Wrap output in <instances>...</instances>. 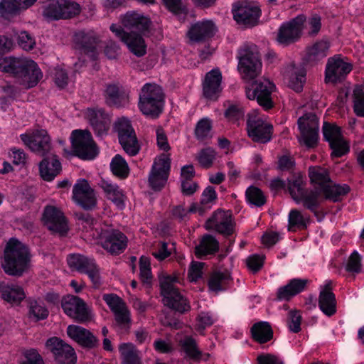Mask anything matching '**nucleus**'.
Wrapping results in <instances>:
<instances>
[{
  "label": "nucleus",
  "mask_w": 364,
  "mask_h": 364,
  "mask_svg": "<svg viewBox=\"0 0 364 364\" xmlns=\"http://www.w3.org/2000/svg\"><path fill=\"white\" fill-rule=\"evenodd\" d=\"M2 70L12 74L26 88L35 87L43 77L37 63L28 58H6L0 63Z\"/></svg>",
  "instance_id": "obj_1"
},
{
  "label": "nucleus",
  "mask_w": 364,
  "mask_h": 364,
  "mask_svg": "<svg viewBox=\"0 0 364 364\" xmlns=\"http://www.w3.org/2000/svg\"><path fill=\"white\" fill-rule=\"evenodd\" d=\"M309 177L314 186V189L323 193L326 200L334 203L341 201L343 197L350 191L347 184L334 183L329 176L328 171L320 166L309 167Z\"/></svg>",
  "instance_id": "obj_2"
},
{
  "label": "nucleus",
  "mask_w": 364,
  "mask_h": 364,
  "mask_svg": "<svg viewBox=\"0 0 364 364\" xmlns=\"http://www.w3.org/2000/svg\"><path fill=\"white\" fill-rule=\"evenodd\" d=\"M31 255L26 245L16 238H11L4 250V272L12 276H21L28 267Z\"/></svg>",
  "instance_id": "obj_3"
},
{
  "label": "nucleus",
  "mask_w": 364,
  "mask_h": 364,
  "mask_svg": "<svg viewBox=\"0 0 364 364\" xmlns=\"http://www.w3.org/2000/svg\"><path fill=\"white\" fill-rule=\"evenodd\" d=\"M138 106L143 114L153 119L158 118L164 106L162 88L154 83L145 84L141 89Z\"/></svg>",
  "instance_id": "obj_4"
},
{
  "label": "nucleus",
  "mask_w": 364,
  "mask_h": 364,
  "mask_svg": "<svg viewBox=\"0 0 364 364\" xmlns=\"http://www.w3.org/2000/svg\"><path fill=\"white\" fill-rule=\"evenodd\" d=\"M177 278L168 276L161 280V294L165 306L180 314H185L191 310L188 300L175 287Z\"/></svg>",
  "instance_id": "obj_5"
},
{
  "label": "nucleus",
  "mask_w": 364,
  "mask_h": 364,
  "mask_svg": "<svg viewBox=\"0 0 364 364\" xmlns=\"http://www.w3.org/2000/svg\"><path fill=\"white\" fill-rule=\"evenodd\" d=\"M75 156L84 160H92L97 155V149L91 133L87 130L75 129L70 136Z\"/></svg>",
  "instance_id": "obj_6"
},
{
  "label": "nucleus",
  "mask_w": 364,
  "mask_h": 364,
  "mask_svg": "<svg viewBox=\"0 0 364 364\" xmlns=\"http://www.w3.org/2000/svg\"><path fill=\"white\" fill-rule=\"evenodd\" d=\"M81 6L72 0H50L45 7L43 15L49 20L68 19L77 16Z\"/></svg>",
  "instance_id": "obj_7"
},
{
  "label": "nucleus",
  "mask_w": 364,
  "mask_h": 364,
  "mask_svg": "<svg viewBox=\"0 0 364 364\" xmlns=\"http://www.w3.org/2000/svg\"><path fill=\"white\" fill-rule=\"evenodd\" d=\"M114 128L124 151L129 156L136 155L140 145L130 121L125 117L119 118L115 122Z\"/></svg>",
  "instance_id": "obj_8"
},
{
  "label": "nucleus",
  "mask_w": 364,
  "mask_h": 364,
  "mask_svg": "<svg viewBox=\"0 0 364 364\" xmlns=\"http://www.w3.org/2000/svg\"><path fill=\"white\" fill-rule=\"evenodd\" d=\"M238 70L245 78L254 79L261 72L262 63L255 47L244 46L239 50Z\"/></svg>",
  "instance_id": "obj_9"
},
{
  "label": "nucleus",
  "mask_w": 364,
  "mask_h": 364,
  "mask_svg": "<svg viewBox=\"0 0 364 364\" xmlns=\"http://www.w3.org/2000/svg\"><path fill=\"white\" fill-rule=\"evenodd\" d=\"M274 85L267 79H262L252 82L245 89L246 96L249 100H256L257 103L265 110L272 109L274 103L272 93Z\"/></svg>",
  "instance_id": "obj_10"
},
{
  "label": "nucleus",
  "mask_w": 364,
  "mask_h": 364,
  "mask_svg": "<svg viewBox=\"0 0 364 364\" xmlns=\"http://www.w3.org/2000/svg\"><path fill=\"white\" fill-rule=\"evenodd\" d=\"M75 50L95 60L99 55L98 48L100 46V36L93 31L80 30L75 32L73 37Z\"/></svg>",
  "instance_id": "obj_11"
},
{
  "label": "nucleus",
  "mask_w": 364,
  "mask_h": 364,
  "mask_svg": "<svg viewBox=\"0 0 364 364\" xmlns=\"http://www.w3.org/2000/svg\"><path fill=\"white\" fill-rule=\"evenodd\" d=\"M305 21L306 16L300 14L283 23L277 31V43L283 46H288L297 42L301 37Z\"/></svg>",
  "instance_id": "obj_12"
},
{
  "label": "nucleus",
  "mask_w": 364,
  "mask_h": 364,
  "mask_svg": "<svg viewBox=\"0 0 364 364\" xmlns=\"http://www.w3.org/2000/svg\"><path fill=\"white\" fill-rule=\"evenodd\" d=\"M61 306L64 313L78 323H85L91 319V311L83 299L74 295L63 297Z\"/></svg>",
  "instance_id": "obj_13"
},
{
  "label": "nucleus",
  "mask_w": 364,
  "mask_h": 364,
  "mask_svg": "<svg viewBox=\"0 0 364 364\" xmlns=\"http://www.w3.org/2000/svg\"><path fill=\"white\" fill-rule=\"evenodd\" d=\"M247 131L248 136L255 142L265 144L272 139L273 126L264 121L255 112L247 114Z\"/></svg>",
  "instance_id": "obj_14"
},
{
  "label": "nucleus",
  "mask_w": 364,
  "mask_h": 364,
  "mask_svg": "<svg viewBox=\"0 0 364 364\" xmlns=\"http://www.w3.org/2000/svg\"><path fill=\"white\" fill-rule=\"evenodd\" d=\"M21 139L33 152L41 156L51 154V139L47 131L36 129L29 134L20 135Z\"/></svg>",
  "instance_id": "obj_15"
},
{
  "label": "nucleus",
  "mask_w": 364,
  "mask_h": 364,
  "mask_svg": "<svg viewBox=\"0 0 364 364\" xmlns=\"http://www.w3.org/2000/svg\"><path fill=\"white\" fill-rule=\"evenodd\" d=\"M171 168V159L165 154L156 158L152 165L149 176V186L154 191H160L166 184Z\"/></svg>",
  "instance_id": "obj_16"
},
{
  "label": "nucleus",
  "mask_w": 364,
  "mask_h": 364,
  "mask_svg": "<svg viewBox=\"0 0 364 364\" xmlns=\"http://www.w3.org/2000/svg\"><path fill=\"white\" fill-rule=\"evenodd\" d=\"M301 138L300 142L309 148L314 147L318 139V119L314 113H307L297 122Z\"/></svg>",
  "instance_id": "obj_17"
},
{
  "label": "nucleus",
  "mask_w": 364,
  "mask_h": 364,
  "mask_svg": "<svg viewBox=\"0 0 364 364\" xmlns=\"http://www.w3.org/2000/svg\"><path fill=\"white\" fill-rule=\"evenodd\" d=\"M205 228L208 230H215L225 237L230 236L235 231L232 213L218 209L206 220Z\"/></svg>",
  "instance_id": "obj_18"
},
{
  "label": "nucleus",
  "mask_w": 364,
  "mask_h": 364,
  "mask_svg": "<svg viewBox=\"0 0 364 364\" xmlns=\"http://www.w3.org/2000/svg\"><path fill=\"white\" fill-rule=\"evenodd\" d=\"M67 262L71 269L87 274L95 287L100 285L99 269L94 259L80 254H73L68 256Z\"/></svg>",
  "instance_id": "obj_19"
},
{
  "label": "nucleus",
  "mask_w": 364,
  "mask_h": 364,
  "mask_svg": "<svg viewBox=\"0 0 364 364\" xmlns=\"http://www.w3.org/2000/svg\"><path fill=\"white\" fill-rule=\"evenodd\" d=\"M46 346L53 354L58 364H75L77 356L74 349L63 340L50 338L46 341Z\"/></svg>",
  "instance_id": "obj_20"
},
{
  "label": "nucleus",
  "mask_w": 364,
  "mask_h": 364,
  "mask_svg": "<svg viewBox=\"0 0 364 364\" xmlns=\"http://www.w3.org/2000/svg\"><path fill=\"white\" fill-rule=\"evenodd\" d=\"M73 199L85 210H91L97 205L94 190L85 179H79L73 186Z\"/></svg>",
  "instance_id": "obj_21"
},
{
  "label": "nucleus",
  "mask_w": 364,
  "mask_h": 364,
  "mask_svg": "<svg viewBox=\"0 0 364 364\" xmlns=\"http://www.w3.org/2000/svg\"><path fill=\"white\" fill-rule=\"evenodd\" d=\"M110 30L124 43L130 52L137 57H142L146 53V45L140 34L129 33L120 26L112 24Z\"/></svg>",
  "instance_id": "obj_22"
},
{
  "label": "nucleus",
  "mask_w": 364,
  "mask_h": 364,
  "mask_svg": "<svg viewBox=\"0 0 364 364\" xmlns=\"http://www.w3.org/2000/svg\"><path fill=\"white\" fill-rule=\"evenodd\" d=\"M259 15V8L252 3L239 2L233 9L234 19L238 24L246 27L255 26Z\"/></svg>",
  "instance_id": "obj_23"
},
{
  "label": "nucleus",
  "mask_w": 364,
  "mask_h": 364,
  "mask_svg": "<svg viewBox=\"0 0 364 364\" xmlns=\"http://www.w3.org/2000/svg\"><path fill=\"white\" fill-rule=\"evenodd\" d=\"M44 223L53 232L63 235L68 231L67 220L63 213L56 207L48 205L43 215Z\"/></svg>",
  "instance_id": "obj_24"
},
{
  "label": "nucleus",
  "mask_w": 364,
  "mask_h": 364,
  "mask_svg": "<svg viewBox=\"0 0 364 364\" xmlns=\"http://www.w3.org/2000/svg\"><path fill=\"white\" fill-rule=\"evenodd\" d=\"M127 236L117 230L105 232L102 237V247L112 255L122 253L127 246Z\"/></svg>",
  "instance_id": "obj_25"
},
{
  "label": "nucleus",
  "mask_w": 364,
  "mask_h": 364,
  "mask_svg": "<svg viewBox=\"0 0 364 364\" xmlns=\"http://www.w3.org/2000/svg\"><path fill=\"white\" fill-rule=\"evenodd\" d=\"M86 117L97 136L102 138L107 134L111 119L103 109H87Z\"/></svg>",
  "instance_id": "obj_26"
},
{
  "label": "nucleus",
  "mask_w": 364,
  "mask_h": 364,
  "mask_svg": "<svg viewBox=\"0 0 364 364\" xmlns=\"http://www.w3.org/2000/svg\"><path fill=\"white\" fill-rule=\"evenodd\" d=\"M222 73L218 68L208 72L203 81V95L205 98L215 101L222 92Z\"/></svg>",
  "instance_id": "obj_27"
},
{
  "label": "nucleus",
  "mask_w": 364,
  "mask_h": 364,
  "mask_svg": "<svg viewBox=\"0 0 364 364\" xmlns=\"http://www.w3.org/2000/svg\"><path fill=\"white\" fill-rule=\"evenodd\" d=\"M352 70V65L341 58H330L326 68V82H337L342 80Z\"/></svg>",
  "instance_id": "obj_28"
},
{
  "label": "nucleus",
  "mask_w": 364,
  "mask_h": 364,
  "mask_svg": "<svg viewBox=\"0 0 364 364\" xmlns=\"http://www.w3.org/2000/svg\"><path fill=\"white\" fill-rule=\"evenodd\" d=\"M67 333L70 338L85 348L92 349L99 346L97 338L91 331L82 326L70 325L67 328Z\"/></svg>",
  "instance_id": "obj_29"
},
{
  "label": "nucleus",
  "mask_w": 364,
  "mask_h": 364,
  "mask_svg": "<svg viewBox=\"0 0 364 364\" xmlns=\"http://www.w3.org/2000/svg\"><path fill=\"white\" fill-rule=\"evenodd\" d=\"M104 97L107 105L111 107H124L128 105L129 101V92L119 84H107L104 91Z\"/></svg>",
  "instance_id": "obj_30"
},
{
  "label": "nucleus",
  "mask_w": 364,
  "mask_h": 364,
  "mask_svg": "<svg viewBox=\"0 0 364 364\" xmlns=\"http://www.w3.org/2000/svg\"><path fill=\"white\" fill-rule=\"evenodd\" d=\"M124 28L130 30V33H145L149 31L151 21L146 16L136 12H127L122 18Z\"/></svg>",
  "instance_id": "obj_31"
},
{
  "label": "nucleus",
  "mask_w": 364,
  "mask_h": 364,
  "mask_svg": "<svg viewBox=\"0 0 364 364\" xmlns=\"http://www.w3.org/2000/svg\"><path fill=\"white\" fill-rule=\"evenodd\" d=\"M216 30L215 23L210 20L198 21L191 25L188 36L193 42H203L213 37Z\"/></svg>",
  "instance_id": "obj_32"
},
{
  "label": "nucleus",
  "mask_w": 364,
  "mask_h": 364,
  "mask_svg": "<svg viewBox=\"0 0 364 364\" xmlns=\"http://www.w3.org/2000/svg\"><path fill=\"white\" fill-rule=\"evenodd\" d=\"M43 157L39 164L40 176L44 181H51L62 171L61 163L58 156L52 153Z\"/></svg>",
  "instance_id": "obj_33"
},
{
  "label": "nucleus",
  "mask_w": 364,
  "mask_h": 364,
  "mask_svg": "<svg viewBox=\"0 0 364 364\" xmlns=\"http://www.w3.org/2000/svg\"><path fill=\"white\" fill-rule=\"evenodd\" d=\"M332 282L328 281L321 287L318 296V307L326 316H331L336 312V299L331 288Z\"/></svg>",
  "instance_id": "obj_34"
},
{
  "label": "nucleus",
  "mask_w": 364,
  "mask_h": 364,
  "mask_svg": "<svg viewBox=\"0 0 364 364\" xmlns=\"http://www.w3.org/2000/svg\"><path fill=\"white\" fill-rule=\"evenodd\" d=\"M309 282L306 279H292L287 284L278 289L277 298L280 301H289L292 297L303 291Z\"/></svg>",
  "instance_id": "obj_35"
},
{
  "label": "nucleus",
  "mask_w": 364,
  "mask_h": 364,
  "mask_svg": "<svg viewBox=\"0 0 364 364\" xmlns=\"http://www.w3.org/2000/svg\"><path fill=\"white\" fill-rule=\"evenodd\" d=\"M1 298L11 305H18L26 297L23 288L14 284L0 283Z\"/></svg>",
  "instance_id": "obj_36"
},
{
  "label": "nucleus",
  "mask_w": 364,
  "mask_h": 364,
  "mask_svg": "<svg viewBox=\"0 0 364 364\" xmlns=\"http://www.w3.org/2000/svg\"><path fill=\"white\" fill-rule=\"evenodd\" d=\"M252 338L256 342L263 344L273 338V330L267 321H259L252 325L250 328Z\"/></svg>",
  "instance_id": "obj_37"
},
{
  "label": "nucleus",
  "mask_w": 364,
  "mask_h": 364,
  "mask_svg": "<svg viewBox=\"0 0 364 364\" xmlns=\"http://www.w3.org/2000/svg\"><path fill=\"white\" fill-rule=\"evenodd\" d=\"M232 282V277L228 270L213 272L208 279V287L211 291L218 292L228 289Z\"/></svg>",
  "instance_id": "obj_38"
},
{
  "label": "nucleus",
  "mask_w": 364,
  "mask_h": 364,
  "mask_svg": "<svg viewBox=\"0 0 364 364\" xmlns=\"http://www.w3.org/2000/svg\"><path fill=\"white\" fill-rule=\"evenodd\" d=\"M329 43L326 41H319L309 47L306 50L305 60L313 65L324 58L328 53Z\"/></svg>",
  "instance_id": "obj_39"
},
{
  "label": "nucleus",
  "mask_w": 364,
  "mask_h": 364,
  "mask_svg": "<svg viewBox=\"0 0 364 364\" xmlns=\"http://www.w3.org/2000/svg\"><path fill=\"white\" fill-rule=\"evenodd\" d=\"M217 198V193L213 186H208L201 195L200 204L193 203L189 208L190 212H198L203 215L211 208L210 203L214 202Z\"/></svg>",
  "instance_id": "obj_40"
},
{
  "label": "nucleus",
  "mask_w": 364,
  "mask_h": 364,
  "mask_svg": "<svg viewBox=\"0 0 364 364\" xmlns=\"http://www.w3.org/2000/svg\"><path fill=\"white\" fill-rule=\"evenodd\" d=\"M219 250V242L211 235H205L199 245L195 248V253L198 257H202L207 255H213L217 252Z\"/></svg>",
  "instance_id": "obj_41"
},
{
  "label": "nucleus",
  "mask_w": 364,
  "mask_h": 364,
  "mask_svg": "<svg viewBox=\"0 0 364 364\" xmlns=\"http://www.w3.org/2000/svg\"><path fill=\"white\" fill-rule=\"evenodd\" d=\"M288 190L296 203H301V197L305 191L304 176L301 173L294 174L288 179Z\"/></svg>",
  "instance_id": "obj_42"
},
{
  "label": "nucleus",
  "mask_w": 364,
  "mask_h": 364,
  "mask_svg": "<svg viewBox=\"0 0 364 364\" xmlns=\"http://www.w3.org/2000/svg\"><path fill=\"white\" fill-rule=\"evenodd\" d=\"M101 187L106 193L107 198L112 200L117 206L122 208L124 205V196L122 191L116 184H112L107 181H102Z\"/></svg>",
  "instance_id": "obj_43"
},
{
  "label": "nucleus",
  "mask_w": 364,
  "mask_h": 364,
  "mask_svg": "<svg viewBox=\"0 0 364 364\" xmlns=\"http://www.w3.org/2000/svg\"><path fill=\"white\" fill-rule=\"evenodd\" d=\"M123 364H141L139 352L131 343H122L119 347Z\"/></svg>",
  "instance_id": "obj_44"
},
{
  "label": "nucleus",
  "mask_w": 364,
  "mask_h": 364,
  "mask_svg": "<svg viewBox=\"0 0 364 364\" xmlns=\"http://www.w3.org/2000/svg\"><path fill=\"white\" fill-rule=\"evenodd\" d=\"M323 196V193L313 189L309 192L306 191L303 193V196L301 197V202L303 203V205L317 215V208L319 206L318 197Z\"/></svg>",
  "instance_id": "obj_45"
},
{
  "label": "nucleus",
  "mask_w": 364,
  "mask_h": 364,
  "mask_svg": "<svg viewBox=\"0 0 364 364\" xmlns=\"http://www.w3.org/2000/svg\"><path fill=\"white\" fill-rule=\"evenodd\" d=\"M110 168L112 173L121 179L127 178L129 173V168L127 161L119 154H117L112 159Z\"/></svg>",
  "instance_id": "obj_46"
},
{
  "label": "nucleus",
  "mask_w": 364,
  "mask_h": 364,
  "mask_svg": "<svg viewBox=\"0 0 364 364\" xmlns=\"http://www.w3.org/2000/svg\"><path fill=\"white\" fill-rule=\"evenodd\" d=\"M212 121L207 117L200 119L195 127L194 134L197 140L204 141L210 138Z\"/></svg>",
  "instance_id": "obj_47"
},
{
  "label": "nucleus",
  "mask_w": 364,
  "mask_h": 364,
  "mask_svg": "<svg viewBox=\"0 0 364 364\" xmlns=\"http://www.w3.org/2000/svg\"><path fill=\"white\" fill-rule=\"evenodd\" d=\"M21 11L16 0H1L0 1V16L9 20Z\"/></svg>",
  "instance_id": "obj_48"
},
{
  "label": "nucleus",
  "mask_w": 364,
  "mask_h": 364,
  "mask_svg": "<svg viewBox=\"0 0 364 364\" xmlns=\"http://www.w3.org/2000/svg\"><path fill=\"white\" fill-rule=\"evenodd\" d=\"M353 111L358 117H364V85H357L353 89Z\"/></svg>",
  "instance_id": "obj_49"
},
{
  "label": "nucleus",
  "mask_w": 364,
  "mask_h": 364,
  "mask_svg": "<svg viewBox=\"0 0 364 364\" xmlns=\"http://www.w3.org/2000/svg\"><path fill=\"white\" fill-rule=\"evenodd\" d=\"M245 196L247 202L257 207H261L266 203V197L257 187L251 186L246 190Z\"/></svg>",
  "instance_id": "obj_50"
},
{
  "label": "nucleus",
  "mask_w": 364,
  "mask_h": 364,
  "mask_svg": "<svg viewBox=\"0 0 364 364\" xmlns=\"http://www.w3.org/2000/svg\"><path fill=\"white\" fill-rule=\"evenodd\" d=\"M49 314L48 310L41 304L36 300L28 301V316L33 318L36 321L46 319Z\"/></svg>",
  "instance_id": "obj_51"
},
{
  "label": "nucleus",
  "mask_w": 364,
  "mask_h": 364,
  "mask_svg": "<svg viewBox=\"0 0 364 364\" xmlns=\"http://www.w3.org/2000/svg\"><path fill=\"white\" fill-rule=\"evenodd\" d=\"M114 316V325L122 330H128L131 325L130 312L125 306L113 313Z\"/></svg>",
  "instance_id": "obj_52"
},
{
  "label": "nucleus",
  "mask_w": 364,
  "mask_h": 364,
  "mask_svg": "<svg viewBox=\"0 0 364 364\" xmlns=\"http://www.w3.org/2000/svg\"><path fill=\"white\" fill-rule=\"evenodd\" d=\"M181 346L186 355L194 360H199L201 356V352L197 348V343L192 337H186L181 341Z\"/></svg>",
  "instance_id": "obj_53"
},
{
  "label": "nucleus",
  "mask_w": 364,
  "mask_h": 364,
  "mask_svg": "<svg viewBox=\"0 0 364 364\" xmlns=\"http://www.w3.org/2000/svg\"><path fill=\"white\" fill-rule=\"evenodd\" d=\"M323 134L325 140L329 144L343 138L341 128L327 122L323 124Z\"/></svg>",
  "instance_id": "obj_54"
},
{
  "label": "nucleus",
  "mask_w": 364,
  "mask_h": 364,
  "mask_svg": "<svg viewBox=\"0 0 364 364\" xmlns=\"http://www.w3.org/2000/svg\"><path fill=\"white\" fill-rule=\"evenodd\" d=\"M288 222V230L289 231H294L295 228L304 229L307 226L304 216L296 209L290 211Z\"/></svg>",
  "instance_id": "obj_55"
},
{
  "label": "nucleus",
  "mask_w": 364,
  "mask_h": 364,
  "mask_svg": "<svg viewBox=\"0 0 364 364\" xmlns=\"http://www.w3.org/2000/svg\"><path fill=\"white\" fill-rule=\"evenodd\" d=\"M321 18L317 14H313L304 22V28L305 27L308 31L310 36H316L318 33L321 28Z\"/></svg>",
  "instance_id": "obj_56"
},
{
  "label": "nucleus",
  "mask_w": 364,
  "mask_h": 364,
  "mask_svg": "<svg viewBox=\"0 0 364 364\" xmlns=\"http://www.w3.org/2000/svg\"><path fill=\"white\" fill-rule=\"evenodd\" d=\"M197 159L201 166L210 168L215 159V151L212 148H205L198 153Z\"/></svg>",
  "instance_id": "obj_57"
},
{
  "label": "nucleus",
  "mask_w": 364,
  "mask_h": 364,
  "mask_svg": "<svg viewBox=\"0 0 364 364\" xmlns=\"http://www.w3.org/2000/svg\"><path fill=\"white\" fill-rule=\"evenodd\" d=\"M329 146L332 150V157L340 158L349 151V145L343 138L329 144Z\"/></svg>",
  "instance_id": "obj_58"
},
{
  "label": "nucleus",
  "mask_w": 364,
  "mask_h": 364,
  "mask_svg": "<svg viewBox=\"0 0 364 364\" xmlns=\"http://www.w3.org/2000/svg\"><path fill=\"white\" fill-rule=\"evenodd\" d=\"M306 82V73L304 70L293 73L289 77V87L299 92L302 90L304 84Z\"/></svg>",
  "instance_id": "obj_59"
},
{
  "label": "nucleus",
  "mask_w": 364,
  "mask_h": 364,
  "mask_svg": "<svg viewBox=\"0 0 364 364\" xmlns=\"http://www.w3.org/2000/svg\"><path fill=\"white\" fill-rule=\"evenodd\" d=\"M103 300L109 307L112 313L127 306L123 300L114 294H104Z\"/></svg>",
  "instance_id": "obj_60"
},
{
  "label": "nucleus",
  "mask_w": 364,
  "mask_h": 364,
  "mask_svg": "<svg viewBox=\"0 0 364 364\" xmlns=\"http://www.w3.org/2000/svg\"><path fill=\"white\" fill-rule=\"evenodd\" d=\"M18 43L21 48L28 51L33 49L36 41L31 34L23 31L18 36Z\"/></svg>",
  "instance_id": "obj_61"
},
{
  "label": "nucleus",
  "mask_w": 364,
  "mask_h": 364,
  "mask_svg": "<svg viewBox=\"0 0 364 364\" xmlns=\"http://www.w3.org/2000/svg\"><path fill=\"white\" fill-rule=\"evenodd\" d=\"M289 328L294 333H299L301 331V316L299 311L291 310L289 313Z\"/></svg>",
  "instance_id": "obj_62"
},
{
  "label": "nucleus",
  "mask_w": 364,
  "mask_h": 364,
  "mask_svg": "<svg viewBox=\"0 0 364 364\" xmlns=\"http://www.w3.org/2000/svg\"><path fill=\"white\" fill-rule=\"evenodd\" d=\"M25 360L21 364H45L37 350L31 348L24 353Z\"/></svg>",
  "instance_id": "obj_63"
},
{
  "label": "nucleus",
  "mask_w": 364,
  "mask_h": 364,
  "mask_svg": "<svg viewBox=\"0 0 364 364\" xmlns=\"http://www.w3.org/2000/svg\"><path fill=\"white\" fill-rule=\"evenodd\" d=\"M167 9L175 14H186L187 9L181 0H163Z\"/></svg>",
  "instance_id": "obj_64"
}]
</instances>
